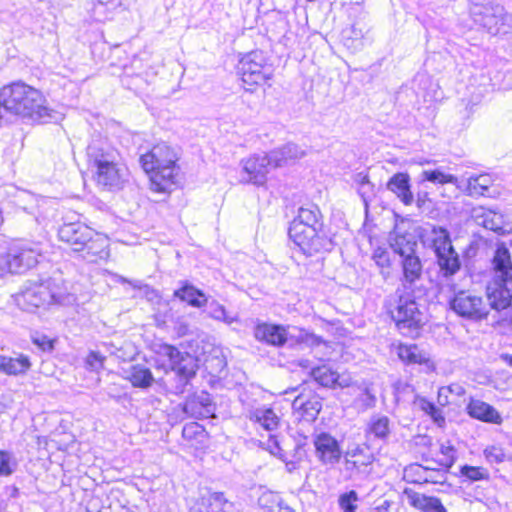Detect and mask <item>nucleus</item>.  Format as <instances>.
I'll list each match as a JSON object with an SVG mask.
<instances>
[{"label": "nucleus", "mask_w": 512, "mask_h": 512, "mask_svg": "<svg viewBox=\"0 0 512 512\" xmlns=\"http://www.w3.org/2000/svg\"><path fill=\"white\" fill-rule=\"evenodd\" d=\"M493 183L489 174L471 175L468 178L467 190L471 196H484Z\"/></svg>", "instance_id": "nucleus-38"}, {"label": "nucleus", "mask_w": 512, "mask_h": 512, "mask_svg": "<svg viewBox=\"0 0 512 512\" xmlns=\"http://www.w3.org/2000/svg\"><path fill=\"white\" fill-rule=\"evenodd\" d=\"M158 353L169 359L170 368L174 371L170 391L176 395L188 392L191 386L190 381L196 376L198 369L197 359L188 352H181L169 344L161 345Z\"/></svg>", "instance_id": "nucleus-7"}, {"label": "nucleus", "mask_w": 512, "mask_h": 512, "mask_svg": "<svg viewBox=\"0 0 512 512\" xmlns=\"http://www.w3.org/2000/svg\"><path fill=\"white\" fill-rule=\"evenodd\" d=\"M420 179H422L425 183L431 182L434 184L457 183V178L454 175L446 174L439 169L424 170L420 175Z\"/></svg>", "instance_id": "nucleus-43"}, {"label": "nucleus", "mask_w": 512, "mask_h": 512, "mask_svg": "<svg viewBox=\"0 0 512 512\" xmlns=\"http://www.w3.org/2000/svg\"><path fill=\"white\" fill-rule=\"evenodd\" d=\"M203 432H204L203 426L199 425L197 422H191V423L186 424L183 427L182 436L185 439H193V438L197 437L198 435L203 434Z\"/></svg>", "instance_id": "nucleus-55"}, {"label": "nucleus", "mask_w": 512, "mask_h": 512, "mask_svg": "<svg viewBox=\"0 0 512 512\" xmlns=\"http://www.w3.org/2000/svg\"><path fill=\"white\" fill-rule=\"evenodd\" d=\"M273 66L268 63L266 54L261 50H253L245 54L239 61L238 73L243 83L249 86L264 85L273 77Z\"/></svg>", "instance_id": "nucleus-10"}, {"label": "nucleus", "mask_w": 512, "mask_h": 512, "mask_svg": "<svg viewBox=\"0 0 512 512\" xmlns=\"http://www.w3.org/2000/svg\"><path fill=\"white\" fill-rule=\"evenodd\" d=\"M386 188L405 206H410L415 202L414 192L411 190L410 176L408 173H395L388 180Z\"/></svg>", "instance_id": "nucleus-22"}, {"label": "nucleus", "mask_w": 512, "mask_h": 512, "mask_svg": "<svg viewBox=\"0 0 512 512\" xmlns=\"http://www.w3.org/2000/svg\"><path fill=\"white\" fill-rule=\"evenodd\" d=\"M373 258L377 265L385 267L389 264V257L385 251H375Z\"/></svg>", "instance_id": "nucleus-58"}, {"label": "nucleus", "mask_w": 512, "mask_h": 512, "mask_svg": "<svg viewBox=\"0 0 512 512\" xmlns=\"http://www.w3.org/2000/svg\"><path fill=\"white\" fill-rule=\"evenodd\" d=\"M17 466L18 463L11 452L0 450V477L12 475Z\"/></svg>", "instance_id": "nucleus-45"}, {"label": "nucleus", "mask_w": 512, "mask_h": 512, "mask_svg": "<svg viewBox=\"0 0 512 512\" xmlns=\"http://www.w3.org/2000/svg\"><path fill=\"white\" fill-rule=\"evenodd\" d=\"M288 235L307 256L333 248V242L324 228L322 213L314 204L299 208L297 217L290 224Z\"/></svg>", "instance_id": "nucleus-2"}, {"label": "nucleus", "mask_w": 512, "mask_h": 512, "mask_svg": "<svg viewBox=\"0 0 512 512\" xmlns=\"http://www.w3.org/2000/svg\"><path fill=\"white\" fill-rule=\"evenodd\" d=\"M315 455L323 465L334 466L339 463L342 451L338 440L327 432H320L313 435Z\"/></svg>", "instance_id": "nucleus-14"}, {"label": "nucleus", "mask_w": 512, "mask_h": 512, "mask_svg": "<svg viewBox=\"0 0 512 512\" xmlns=\"http://www.w3.org/2000/svg\"><path fill=\"white\" fill-rule=\"evenodd\" d=\"M420 236L422 243L430 248L435 256L454 248L450 233L444 227L432 225L430 228H424Z\"/></svg>", "instance_id": "nucleus-18"}, {"label": "nucleus", "mask_w": 512, "mask_h": 512, "mask_svg": "<svg viewBox=\"0 0 512 512\" xmlns=\"http://www.w3.org/2000/svg\"><path fill=\"white\" fill-rule=\"evenodd\" d=\"M376 402V396L369 387L362 389L354 400L356 407L361 411L375 407Z\"/></svg>", "instance_id": "nucleus-46"}, {"label": "nucleus", "mask_w": 512, "mask_h": 512, "mask_svg": "<svg viewBox=\"0 0 512 512\" xmlns=\"http://www.w3.org/2000/svg\"><path fill=\"white\" fill-rule=\"evenodd\" d=\"M31 368L27 355L18 354L16 357L0 355V372L8 376L24 375Z\"/></svg>", "instance_id": "nucleus-32"}, {"label": "nucleus", "mask_w": 512, "mask_h": 512, "mask_svg": "<svg viewBox=\"0 0 512 512\" xmlns=\"http://www.w3.org/2000/svg\"><path fill=\"white\" fill-rule=\"evenodd\" d=\"M440 452L443 458L438 461V465L450 469L456 460V450L453 446L441 445Z\"/></svg>", "instance_id": "nucleus-51"}, {"label": "nucleus", "mask_w": 512, "mask_h": 512, "mask_svg": "<svg viewBox=\"0 0 512 512\" xmlns=\"http://www.w3.org/2000/svg\"><path fill=\"white\" fill-rule=\"evenodd\" d=\"M397 355L406 364H423L428 361L426 353L416 344H399Z\"/></svg>", "instance_id": "nucleus-36"}, {"label": "nucleus", "mask_w": 512, "mask_h": 512, "mask_svg": "<svg viewBox=\"0 0 512 512\" xmlns=\"http://www.w3.org/2000/svg\"><path fill=\"white\" fill-rule=\"evenodd\" d=\"M310 375L320 386L325 388H345L349 387L351 384L350 377L341 376L327 364L313 367L310 371Z\"/></svg>", "instance_id": "nucleus-19"}, {"label": "nucleus", "mask_w": 512, "mask_h": 512, "mask_svg": "<svg viewBox=\"0 0 512 512\" xmlns=\"http://www.w3.org/2000/svg\"><path fill=\"white\" fill-rule=\"evenodd\" d=\"M288 328V342L290 341L291 344H303L305 341V336L308 333V330L298 327H290L286 326Z\"/></svg>", "instance_id": "nucleus-54"}, {"label": "nucleus", "mask_w": 512, "mask_h": 512, "mask_svg": "<svg viewBox=\"0 0 512 512\" xmlns=\"http://www.w3.org/2000/svg\"><path fill=\"white\" fill-rule=\"evenodd\" d=\"M119 4V0H94L91 8L92 17L96 21H104L108 13L113 11Z\"/></svg>", "instance_id": "nucleus-42"}, {"label": "nucleus", "mask_w": 512, "mask_h": 512, "mask_svg": "<svg viewBox=\"0 0 512 512\" xmlns=\"http://www.w3.org/2000/svg\"><path fill=\"white\" fill-rule=\"evenodd\" d=\"M449 391H452V386L448 387H441L438 391V403L441 406H445L449 403L448 401V393Z\"/></svg>", "instance_id": "nucleus-59"}, {"label": "nucleus", "mask_w": 512, "mask_h": 512, "mask_svg": "<svg viewBox=\"0 0 512 512\" xmlns=\"http://www.w3.org/2000/svg\"><path fill=\"white\" fill-rule=\"evenodd\" d=\"M12 297L19 309L34 313L52 304H64L70 296L56 279L47 278L40 282L28 280L23 289Z\"/></svg>", "instance_id": "nucleus-5"}, {"label": "nucleus", "mask_w": 512, "mask_h": 512, "mask_svg": "<svg viewBox=\"0 0 512 512\" xmlns=\"http://www.w3.org/2000/svg\"><path fill=\"white\" fill-rule=\"evenodd\" d=\"M256 421L267 431H272L278 426V417L272 409H257L254 412Z\"/></svg>", "instance_id": "nucleus-44"}, {"label": "nucleus", "mask_w": 512, "mask_h": 512, "mask_svg": "<svg viewBox=\"0 0 512 512\" xmlns=\"http://www.w3.org/2000/svg\"><path fill=\"white\" fill-rule=\"evenodd\" d=\"M93 235L94 230L81 222L65 223L58 230L59 239L77 253L81 250L80 246H83L85 241L91 239Z\"/></svg>", "instance_id": "nucleus-16"}, {"label": "nucleus", "mask_w": 512, "mask_h": 512, "mask_svg": "<svg viewBox=\"0 0 512 512\" xmlns=\"http://www.w3.org/2000/svg\"><path fill=\"white\" fill-rule=\"evenodd\" d=\"M288 328L281 324L258 321L253 328L254 338L266 345L283 347L288 343Z\"/></svg>", "instance_id": "nucleus-15"}, {"label": "nucleus", "mask_w": 512, "mask_h": 512, "mask_svg": "<svg viewBox=\"0 0 512 512\" xmlns=\"http://www.w3.org/2000/svg\"><path fill=\"white\" fill-rule=\"evenodd\" d=\"M364 432L367 440L387 442L391 434V421L388 416L375 413L369 418Z\"/></svg>", "instance_id": "nucleus-26"}, {"label": "nucleus", "mask_w": 512, "mask_h": 512, "mask_svg": "<svg viewBox=\"0 0 512 512\" xmlns=\"http://www.w3.org/2000/svg\"><path fill=\"white\" fill-rule=\"evenodd\" d=\"M243 181L257 186L264 185L267 181V175L274 167L270 159V154H256L241 161Z\"/></svg>", "instance_id": "nucleus-12"}, {"label": "nucleus", "mask_w": 512, "mask_h": 512, "mask_svg": "<svg viewBox=\"0 0 512 512\" xmlns=\"http://www.w3.org/2000/svg\"><path fill=\"white\" fill-rule=\"evenodd\" d=\"M403 494L408 504L415 509L423 512H447L446 508L437 497L427 496L411 488H405Z\"/></svg>", "instance_id": "nucleus-24"}, {"label": "nucleus", "mask_w": 512, "mask_h": 512, "mask_svg": "<svg viewBox=\"0 0 512 512\" xmlns=\"http://www.w3.org/2000/svg\"><path fill=\"white\" fill-rule=\"evenodd\" d=\"M435 257L439 271L445 278L454 276L461 269V260L455 248L451 249L449 252L436 255Z\"/></svg>", "instance_id": "nucleus-33"}, {"label": "nucleus", "mask_w": 512, "mask_h": 512, "mask_svg": "<svg viewBox=\"0 0 512 512\" xmlns=\"http://www.w3.org/2000/svg\"><path fill=\"white\" fill-rule=\"evenodd\" d=\"M32 342L43 352H51L54 349V340L44 334H36Z\"/></svg>", "instance_id": "nucleus-53"}, {"label": "nucleus", "mask_w": 512, "mask_h": 512, "mask_svg": "<svg viewBox=\"0 0 512 512\" xmlns=\"http://www.w3.org/2000/svg\"><path fill=\"white\" fill-rule=\"evenodd\" d=\"M142 82H143V78L139 75H135V76L124 75L121 78L122 85L125 88L134 90V91L140 90L142 88Z\"/></svg>", "instance_id": "nucleus-56"}, {"label": "nucleus", "mask_w": 512, "mask_h": 512, "mask_svg": "<svg viewBox=\"0 0 512 512\" xmlns=\"http://www.w3.org/2000/svg\"><path fill=\"white\" fill-rule=\"evenodd\" d=\"M126 378L131 382L133 387L147 389L152 386L154 377L151 370L141 364L131 365L126 370Z\"/></svg>", "instance_id": "nucleus-34"}, {"label": "nucleus", "mask_w": 512, "mask_h": 512, "mask_svg": "<svg viewBox=\"0 0 512 512\" xmlns=\"http://www.w3.org/2000/svg\"><path fill=\"white\" fill-rule=\"evenodd\" d=\"M375 460L374 453L366 444H356L349 447L345 452V462L349 467L356 469L360 473H368V467L372 465Z\"/></svg>", "instance_id": "nucleus-21"}, {"label": "nucleus", "mask_w": 512, "mask_h": 512, "mask_svg": "<svg viewBox=\"0 0 512 512\" xmlns=\"http://www.w3.org/2000/svg\"><path fill=\"white\" fill-rule=\"evenodd\" d=\"M215 360H216L215 372L220 373L226 367V361L224 360V358H219L218 356L215 357Z\"/></svg>", "instance_id": "nucleus-64"}, {"label": "nucleus", "mask_w": 512, "mask_h": 512, "mask_svg": "<svg viewBox=\"0 0 512 512\" xmlns=\"http://www.w3.org/2000/svg\"><path fill=\"white\" fill-rule=\"evenodd\" d=\"M494 277L487 286V298L490 308L502 311L511 306L512 293L508 283L512 281V261L509 249L498 245L492 260Z\"/></svg>", "instance_id": "nucleus-6"}, {"label": "nucleus", "mask_w": 512, "mask_h": 512, "mask_svg": "<svg viewBox=\"0 0 512 512\" xmlns=\"http://www.w3.org/2000/svg\"><path fill=\"white\" fill-rule=\"evenodd\" d=\"M40 242L23 241L13 244L8 251L0 256V278L5 274H22L33 268L42 256Z\"/></svg>", "instance_id": "nucleus-8"}, {"label": "nucleus", "mask_w": 512, "mask_h": 512, "mask_svg": "<svg viewBox=\"0 0 512 512\" xmlns=\"http://www.w3.org/2000/svg\"><path fill=\"white\" fill-rule=\"evenodd\" d=\"M468 415L482 422L500 425L503 422L501 414L490 404L471 399L466 407Z\"/></svg>", "instance_id": "nucleus-25"}, {"label": "nucleus", "mask_w": 512, "mask_h": 512, "mask_svg": "<svg viewBox=\"0 0 512 512\" xmlns=\"http://www.w3.org/2000/svg\"><path fill=\"white\" fill-rule=\"evenodd\" d=\"M359 501L358 493L355 490H350L341 494L338 498V504L343 512H356Z\"/></svg>", "instance_id": "nucleus-47"}, {"label": "nucleus", "mask_w": 512, "mask_h": 512, "mask_svg": "<svg viewBox=\"0 0 512 512\" xmlns=\"http://www.w3.org/2000/svg\"><path fill=\"white\" fill-rule=\"evenodd\" d=\"M389 244L400 257L416 253L417 240L414 234L402 232L397 227L389 235Z\"/></svg>", "instance_id": "nucleus-28"}, {"label": "nucleus", "mask_w": 512, "mask_h": 512, "mask_svg": "<svg viewBox=\"0 0 512 512\" xmlns=\"http://www.w3.org/2000/svg\"><path fill=\"white\" fill-rule=\"evenodd\" d=\"M485 452L487 458H494L497 462H501L503 460L504 454L498 448L492 447L491 449H486Z\"/></svg>", "instance_id": "nucleus-61"}, {"label": "nucleus", "mask_w": 512, "mask_h": 512, "mask_svg": "<svg viewBox=\"0 0 512 512\" xmlns=\"http://www.w3.org/2000/svg\"><path fill=\"white\" fill-rule=\"evenodd\" d=\"M3 112L20 117L30 124L58 123L63 113L50 108L42 92L22 81L13 82L0 89V119Z\"/></svg>", "instance_id": "nucleus-1"}, {"label": "nucleus", "mask_w": 512, "mask_h": 512, "mask_svg": "<svg viewBox=\"0 0 512 512\" xmlns=\"http://www.w3.org/2000/svg\"><path fill=\"white\" fill-rule=\"evenodd\" d=\"M176 150L165 142L154 145L147 153L140 156V163L146 173L150 174L151 190L169 193L178 183L179 166Z\"/></svg>", "instance_id": "nucleus-4"}, {"label": "nucleus", "mask_w": 512, "mask_h": 512, "mask_svg": "<svg viewBox=\"0 0 512 512\" xmlns=\"http://www.w3.org/2000/svg\"><path fill=\"white\" fill-rule=\"evenodd\" d=\"M94 178L99 186L114 191L120 190L125 182V169L119 165V161L113 164L93 168Z\"/></svg>", "instance_id": "nucleus-17"}, {"label": "nucleus", "mask_w": 512, "mask_h": 512, "mask_svg": "<svg viewBox=\"0 0 512 512\" xmlns=\"http://www.w3.org/2000/svg\"><path fill=\"white\" fill-rule=\"evenodd\" d=\"M270 159L274 167H281L287 164L289 160L301 158L304 152L294 143H287L284 146L269 152Z\"/></svg>", "instance_id": "nucleus-35"}, {"label": "nucleus", "mask_w": 512, "mask_h": 512, "mask_svg": "<svg viewBox=\"0 0 512 512\" xmlns=\"http://www.w3.org/2000/svg\"><path fill=\"white\" fill-rule=\"evenodd\" d=\"M449 304L457 315L474 322L486 319L489 313V309L482 297L466 291L456 293Z\"/></svg>", "instance_id": "nucleus-11"}, {"label": "nucleus", "mask_w": 512, "mask_h": 512, "mask_svg": "<svg viewBox=\"0 0 512 512\" xmlns=\"http://www.w3.org/2000/svg\"><path fill=\"white\" fill-rule=\"evenodd\" d=\"M292 406L301 411L307 421H314L322 409V398L314 393L300 394L294 399Z\"/></svg>", "instance_id": "nucleus-30"}, {"label": "nucleus", "mask_w": 512, "mask_h": 512, "mask_svg": "<svg viewBox=\"0 0 512 512\" xmlns=\"http://www.w3.org/2000/svg\"><path fill=\"white\" fill-rule=\"evenodd\" d=\"M208 314L209 316L217 321H222L228 325L234 322H239L236 315H231L227 312L226 308L216 300L208 301Z\"/></svg>", "instance_id": "nucleus-41"}, {"label": "nucleus", "mask_w": 512, "mask_h": 512, "mask_svg": "<svg viewBox=\"0 0 512 512\" xmlns=\"http://www.w3.org/2000/svg\"><path fill=\"white\" fill-rule=\"evenodd\" d=\"M473 21L492 35L507 34L512 26V15L500 4L488 0H471Z\"/></svg>", "instance_id": "nucleus-9"}, {"label": "nucleus", "mask_w": 512, "mask_h": 512, "mask_svg": "<svg viewBox=\"0 0 512 512\" xmlns=\"http://www.w3.org/2000/svg\"><path fill=\"white\" fill-rule=\"evenodd\" d=\"M368 28L365 23L357 21L341 32L343 45L351 52H357L364 46Z\"/></svg>", "instance_id": "nucleus-27"}, {"label": "nucleus", "mask_w": 512, "mask_h": 512, "mask_svg": "<svg viewBox=\"0 0 512 512\" xmlns=\"http://www.w3.org/2000/svg\"><path fill=\"white\" fill-rule=\"evenodd\" d=\"M415 290L396 289L386 296L384 308L397 330L406 337L416 338L427 322V316Z\"/></svg>", "instance_id": "nucleus-3"}, {"label": "nucleus", "mask_w": 512, "mask_h": 512, "mask_svg": "<svg viewBox=\"0 0 512 512\" xmlns=\"http://www.w3.org/2000/svg\"><path fill=\"white\" fill-rule=\"evenodd\" d=\"M414 404L417 405L426 414H428L439 426L445 423V417L443 416L441 409H439L433 402L429 401L425 397L417 395L415 397Z\"/></svg>", "instance_id": "nucleus-40"}, {"label": "nucleus", "mask_w": 512, "mask_h": 512, "mask_svg": "<svg viewBox=\"0 0 512 512\" xmlns=\"http://www.w3.org/2000/svg\"><path fill=\"white\" fill-rule=\"evenodd\" d=\"M324 343V339L321 336H318L310 331H308L305 336L304 345L307 347H317Z\"/></svg>", "instance_id": "nucleus-57"}, {"label": "nucleus", "mask_w": 512, "mask_h": 512, "mask_svg": "<svg viewBox=\"0 0 512 512\" xmlns=\"http://www.w3.org/2000/svg\"><path fill=\"white\" fill-rule=\"evenodd\" d=\"M403 280L401 287L397 289H407L416 291V282L422 276V263L416 253L401 257Z\"/></svg>", "instance_id": "nucleus-23"}, {"label": "nucleus", "mask_w": 512, "mask_h": 512, "mask_svg": "<svg viewBox=\"0 0 512 512\" xmlns=\"http://www.w3.org/2000/svg\"><path fill=\"white\" fill-rule=\"evenodd\" d=\"M101 347L103 348V352L104 353H107L111 356H117V357H120V355L118 354V352L120 351V349L112 342H103L101 344Z\"/></svg>", "instance_id": "nucleus-60"}, {"label": "nucleus", "mask_w": 512, "mask_h": 512, "mask_svg": "<svg viewBox=\"0 0 512 512\" xmlns=\"http://www.w3.org/2000/svg\"><path fill=\"white\" fill-rule=\"evenodd\" d=\"M108 239L94 231V235L88 241H85L80 253V257L89 263H96L109 257Z\"/></svg>", "instance_id": "nucleus-20"}, {"label": "nucleus", "mask_w": 512, "mask_h": 512, "mask_svg": "<svg viewBox=\"0 0 512 512\" xmlns=\"http://www.w3.org/2000/svg\"><path fill=\"white\" fill-rule=\"evenodd\" d=\"M191 512H232V503L222 492L210 493L204 504V510L197 509Z\"/></svg>", "instance_id": "nucleus-37"}, {"label": "nucleus", "mask_w": 512, "mask_h": 512, "mask_svg": "<svg viewBox=\"0 0 512 512\" xmlns=\"http://www.w3.org/2000/svg\"><path fill=\"white\" fill-rule=\"evenodd\" d=\"M429 193L426 189V183L419 179L417 182L416 191L414 192V198L418 208H422L427 201H429Z\"/></svg>", "instance_id": "nucleus-52"}, {"label": "nucleus", "mask_w": 512, "mask_h": 512, "mask_svg": "<svg viewBox=\"0 0 512 512\" xmlns=\"http://www.w3.org/2000/svg\"><path fill=\"white\" fill-rule=\"evenodd\" d=\"M433 465H420L415 464L412 469H417L419 471H424L425 477L423 478L424 483H433V484H442L446 481V473L449 469L445 467L439 466L438 461L434 462Z\"/></svg>", "instance_id": "nucleus-39"}, {"label": "nucleus", "mask_w": 512, "mask_h": 512, "mask_svg": "<svg viewBox=\"0 0 512 512\" xmlns=\"http://www.w3.org/2000/svg\"><path fill=\"white\" fill-rule=\"evenodd\" d=\"M88 164L91 169L119 161L120 154L111 143L100 136L93 137L86 149Z\"/></svg>", "instance_id": "nucleus-13"}, {"label": "nucleus", "mask_w": 512, "mask_h": 512, "mask_svg": "<svg viewBox=\"0 0 512 512\" xmlns=\"http://www.w3.org/2000/svg\"><path fill=\"white\" fill-rule=\"evenodd\" d=\"M106 356L101 351H90L85 359V367L93 372H99L104 367Z\"/></svg>", "instance_id": "nucleus-48"}, {"label": "nucleus", "mask_w": 512, "mask_h": 512, "mask_svg": "<svg viewBox=\"0 0 512 512\" xmlns=\"http://www.w3.org/2000/svg\"><path fill=\"white\" fill-rule=\"evenodd\" d=\"M306 440L307 437L303 436L297 441L294 449L293 460L286 462V465L288 467L291 466L289 470L294 469L296 467V464L302 461L307 456V450L305 448L307 445Z\"/></svg>", "instance_id": "nucleus-49"}, {"label": "nucleus", "mask_w": 512, "mask_h": 512, "mask_svg": "<svg viewBox=\"0 0 512 512\" xmlns=\"http://www.w3.org/2000/svg\"><path fill=\"white\" fill-rule=\"evenodd\" d=\"M356 182H358L359 186L367 184L368 186H373V184L369 181L368 175L363 173H358L356 175Z\"/></svg>", "instance_id": "nucleus-63"}, {"label": "nucleus", "mask_w": 512, "mask_h": 512, "mask_svg": "<svg viewBox=\"0 0 512 512\" xmlns=\"http://www.w3.org/2000/svg\"><path fill=\"white\" fill-rule=\"evenodd\" d=\"M460 473L470 481H479L487 478L488 476L485 469L469 465H463L460 468Z\"/></svg>", "instance_id": "nucleus-50"}, {"label": "nucleus", "mask_w": 512, "mask_h": 512, "mask_svg": "<svg viewBox=\"0 0 512 512\" xmlns=\"http://www.w3.org/2000/svg\"><path fill=\"white\" fill-rule=\"evenodd\" d=\"M173 296L194 308H202L208 303V296L189 281H181Z\"/></svg>", "instance_id": "nucleus-29"}, {"label": "nucleus", "mask_w": 512, "mask_h": 512, "mask_svg": "<svg viewBox=\"0 0 512 512\" xmlns=\"http://www.w3.org/2000/svg\"><path fill=\"white\" fill-rule=\"evenodd\" d=\"M373 192V186H368L367 184L360 185L358 188V193L360 194L361 198L363 199L364 203L367 205V196L369 194H372Z\"/></svg>", "instance_id": "nucleus-62"}, {"label": "nucleus", "mask_w": 512, "mask_h": 512, "mask_svg": "<svg viewBox=\"0 0 512 512\" xmlns=\"http://www.w3.org/2000/svg\"><path fill=\"white\" fill-rule=\"evenodd\" d=\"M474 221L486 229L497 233H503V216L493 210L486 209L482 206L475 207L471 211Z\"/></svg>", "instance_id": "nucleus-31"}]
</instances>
